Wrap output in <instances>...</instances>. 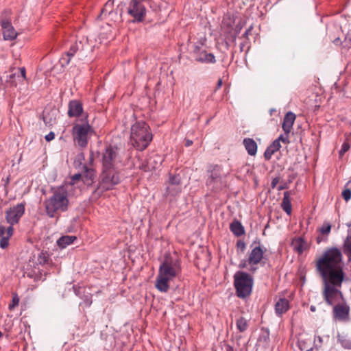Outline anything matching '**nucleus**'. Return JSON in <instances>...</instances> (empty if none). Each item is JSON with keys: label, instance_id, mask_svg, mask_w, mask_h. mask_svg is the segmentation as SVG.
Segmentation results:
<instances>
[{"label": "nucleus", "instance_id": "nucleus-1", "mask_svg": "<svg viewBox=\"0 0 351 351\" xmlns=\"http://www.w3.org/2000/svg\"><path fill=\"white\" fill-rule=\"evenodd\" d=\"M343 266L341 250L331 247L327 249L317 260L316 269L322 278H330L339 282L344 278Z\"/></svg>", "mask_w": 351, "mask_h": 351}, {"label": "nucleus", "instance_id": "nucleus-2", "mask_svg": "<svg viewBox=\"0 0 351 351\" xmlns=\"http://www.w3.org/2000/svg\"><path fill=\"white\" fill-rule=\"evenodd\" d=\"M181 271L178 260L172 261L166 258L160 265L158 274L156 280V288L160 292H167L169 288V282L176 277Z\"/></svg>", "mask_w": 351, "mask_h": 351}, {"label": "nucleus", "instance_id": "nucleus-3", "mask_svg": "<svg viewBox=\"0 0 351 351\" xmlns=\"http://www.w3.org/2000/svg\"><path fill=\"white\" fill-rule=\"evenodd\" d=\"M68 192L64 186H60L53 192L52 196L45 202V209L49 217H54L56 213L68 210Z\"/></svg>", "mask_w": 351, "mask_h": 351}, {"label": "nucleus", "instance_id": "nucleus-4", "mask_svg": "<svg viewBox=\"0 0 351 351\" xmlns=\"http://www.w3.org/2000/svg\"><path fill=\"white\" fill-rule=\"evenodd\" d=\"M153 135L150 128L145 121H136L131 128L130 141L134 147L138 151L145 149L151 141Z\"/></svg>", "mask_w": 351, "mask_h": 351}, {"label": "nucleus", "instance_id": "nucleus-5", "mask_svg": "<svg viewBox=\"0 0 351 351\" xmlns=\"http://www.w3.org/2000/svg\"><path fill=\"white\" fill-rule=\"evenodd\" d=\"M25 204L20 203L12 207H10L5 211V218L9 226L7 228V236L0 240V247L5 249L9 245L10 238L13 235V226L17 224L20 219L25 213Z\"/></svg>", "mask_w": 351, "mask_h": 351}, {"label": "nucleus", "instance_id": "nucleus-6", "mask_svg": "<svg viewBox=\"0 0 351 351\" xmlns=\"http://www.w3.org/2000/svg\"><path fill=\"white\" fill-rule=\"evenodd\" d=\"M94 133V129L89 123L88 116L73 123L71 130L74 142L82 148L87 146L89 139Z\"/></svg>", "mask_w": 351, "mask_h": 351}, {"label": "nucleus", "instance_id": "nucleus-7", "mask_svg": "<svg viewBox=\"0 0 351 351\" xmlns=\"http://www.w3.org/2000/svg\"><path fill=\"white\" fill-rule=\"evenodd\" d=\"M233 278L237 297L244 299L250 295L254 285L253 277L245 271H237L234 274Z\"/></svg>", "mask_w": 351, "mask_h": 351}, {"label": "nucleus", "instance_id": "nucleus-8", "mask_svg": "<svg viewBox=\"0 0 351 351\" xmlns=\"http://www.w3.org/2000/svg\"><path fill=\"white\" fill-rule=\"evenodd\" d=\"M324 289L322 292L323 298L327 304L330 306L335 305L342 298V293L339 290L343 280L337 281L330 278H322Z\"/></svg>", "mask_w": 351, "mask_h": 351}, {"label": "nucleus", "instance_id": "nucleus-9", "mask_svg": "<svg viewBox=\"0 0 351 351\" xmlns=\"http://www.w3.org/2000/svg\"><path fill=\"white\" fill-rule=\"evenodd\" d=\"M121 181L119 173L115 169H102L100 176L99 188L108 191L114 188Z\"/></svg>", "mask_w": 351, "mask_h": 351}, {"label": "nucleus", "instance_id": "nucleus-10", "mask_svg": "<svg viewBox=\"0 0 351 351\" xmlns=\"http://www.w3.org/2000/svg\"><path fill=\"white\" fill-rule=\"evenodd\" d=\"M208 172L210 175L206 180V186L213 191H217L222 189L223 186V181L221 175V166L215 165L212 167V169Z\"/></svg>", "mask_w": 351, "mask_h": 351}, {"label": "nucleus", "instance_id": "nucleus-11", "mask_svg": "<svg viewBox=\"0 0 351 351\" xmlns=\"http://www.w3.org/2000/svg\"><path fill=\"white\" fill-rule=\"evenodd\" d=\"M192 56L196 62L209 64L216 62L215 56L212 53H208L202 46L195 45L193 47Z\"/></svg>", "mask_w": 351, "mask_h": 351}, {"label": "nucleus", "instance_id": "nucleus-12", "mask_svg": "<svg viewBox=\"0 0 351 351\" xmlns=\"http://www.w3.org/2000/svg\"><path fill=\"white\" fill-rule=\"evenodd\" d=\"M117 147L108 146L102 153V169H114L117 157Z\"/></svg>", "mask_w": 351, "mask_h": 351}, {"label": "nucleus", "instance_id": "nucleus-13", "mask_svg": "<svg viewBox=\"0 0 351 351\" xmlns=\"http://www.w3.org/2000/svg\"><path fill=\"white\" fill-rule=\"evenodd\" d=\"M87 44L88 38L85 37H83L81 40L76 41L71 45L69 51L66 53V57H63L62 60L64 61V64L68 65L71 58L77 54V52L80 53L85 50L86 45Z\"/></svg>", "mask_w": 351, "mask_h": 351}, {"label": "nucleus", "instance_id": "nucleus-14", "mask_svg": "<svg viewBox=\"0 0 351 351\" xmlns=\"http://www.w3.org/2000/svg\"><path fill=\"white\" fill-rule=\"evenodd\" d=\"M3 36L5 40H12L16 38L17 34L8 19H2L1 21Z\"/></svg>", "mask_w": 351, "mask_h": 351}, {"label": "nucleus", "instance_id": "nucleus-15", "mask_svg": "<svg viewBox=\"0 0 351 351\" xmlns=\"http://www.w3.org/2000/svg\"><path fill=\"white\" fill-rule=\"evenodd\" d=\"M83 112L82 104L76 99L69 101L68 105V116L69 117H80Z\"/></svg>", "mask_w": 351, "mask_h": 351}, {"label": "nucleus", "instance_id": "nucleus-16", "mask_svg": "<svg viewBox=\"0 0 351 351\" xmlns=\"http://www.w3.org/2000/svg\"><path fill=\"white\" fill-rule=\"evenodd\" d=\"M350 312V307L347 305L335 304L333 307V316L339 321L348 319Z\"/></svg>", "mask_w": 351, "mask_h": 351}, {"label": "nucleus", "instance_id": "nucleus-17", "mask_svg": "<svg viewBox=\"0 0 351 351\" xmlns=\"http://www.w3.org/2000/svg\"><path fill=\"white\" fill-rule=\"evenodd\" d=\"M263 254L264 251L260 246L254 247L249 255L247 259L248 263L252 266L257 265L261 261L263 258Z\"/></svg>", "mask_w": 351, "mask_h": 351}, {"label": "nucleus", "instance_id": "nucleus-18", "mask_svg": "<svg viewBox=\"0 0 351 351\" xmlns=\"http://www.w3.org/2000/svg\"><path fill=\"white\" fill-rule=\"evenodd\" d=\"M295 119V115L293 112H289L285 114L282 128L286 134H289L291 132Z\"/></svg>", "mask_w": 351, "mask_h": 351}, {"label": "nucleus", "instance_id": "nucleus-19", "mask_svg": "<svg viewBox=\"0 0 351 351\" xmlns=\"http://www.w3.org/2000/svg\"><path fill=\"white\" fill-rule=\"evenodd\" d=\"M289 309V302L286 298H280L275 304V312L278 316H281Z\"/></svg>", "mask_w": 351, "mask_h": 351}, {"label": "nucleus", "instance_id": "nucleus-20", "mask_svg": "<svg viewBox=\"0 0 351 351\" xmlns=\"http://www.w3.org/2000/svg\"><path fill=\"white\" fill-rule=\"evenodd\" d=\"M243 145L250 156H255L257 152V144L253 138H245L243 139Z\"/></svg>", "mask_w": 351, "mask_h": 351}, {"label": "nucleus", "instance_id": "nucleus-21", "mask_svg": "<svg viewBox=\"0 0 351 351\" xmlns=\"http://www.w3.org/2000/svg\"><path fill=\"white\" fill-rule=\"evenodd\" d=\"M281 147L280 143L278 141H274L271 144H270L264 152V158L265 160H269L271 159L272 155L278 151Z\"/></svg>", "mask_w": 351, "mask_h": 351}, {"label": "nucleus", "instance_id": "nucleus-22", "mask_svg": "<svg viewBox=\"0 0 351 351\" xmlns=\"http://www.w3.org/2000/svg\"><path fill=\"white\" fill-rule=\"evenodd\" d=\"M337 341L342 348L348 350L351 348V340L348 334H346L343 332H338L337 336Z\"/></svg>", "mask_w": 351, "mask_h": 351}, {"label": "nucleus", "instance_id": "nucleus-23", "mask_svg": "<svg viewBox=\"0 0 351 351\" xmlns=\"http://www.w3.org/2000/svg\"><path fill=\"white\" fill-rule=\"evenodd\" d=\"M230 231L236 236L240 237L245 234V229L241 223L235 219L230 224Z\"/></svg>", "mask_w": 351, "mask_h": 351}, {"label": "nucleus", "instance_id": "nucleus-24", "mask_svg": "<svg viewBox=\"0 0 351 351\" xmlns=\"http://www.w3.org/2000/svg\"><path fill=\"white\" fill-rule=\"evenodd\" d=\"M282 208L289 215L291 213V204L290 200V192L285 191L284 193L282 202L281 204Z\"/></svg>", "mask_w": 351, "mask_h": 351}, {"label": "nucleus", "instance_id": "nucleus-25", "mask_svg": "<svg viewBox=\"0 0 351 351\" xmlns=\"http://www.w3.org/2000/svg\"><path fill=\"white\" fill-rule=\"evenodd\" d=\"M293 250L302 254L306 249V242L301 237L294 239L292 242Z\"/></svg>", "mask_w": 351, "mask_h": 351}, {"label": "nucleus", "instance_id": "nucleus-26", "mask_svg": "<svg viewBox=\"0 0 351 351\" xmlns=\"http://www.w3.org/2000/svg\"><path fill=\"white\" fill-rule=\"evenodd\" d=\"M76 237L75 236H62L57 241V245L60 248H65L69 245L73 243Z\"/></svg>", "mask_w": 351, "mask_h": 351}, {"label": "nucleus", "instance_id": "nucleus-27", "mask_svg": "<svg viewBox=\"0 0 351 351\" xmlns=\"http://www.w3.org/2000/svg\"><path fill=\"white\" fill-rule=\"evenodd\" d=\"M343 251L344 254L348 256V261H351V234L348 232V234L344 241Z\"/></svg>", "mask_w": 351, "mask_h": 351}, {"label": "nucleus", "instance_id": "nucleus-28", "mask_svg": "<svg viewBox=\"0 0 351 351\" xmlns=\"http://www.w3.org/2000/svg\"><path fill=\"white\" fill-rule=\"evenodd\" d=\"M113 4V0H108L104 5V7L101 9V14L97 16V18L102 19L103 16L110 14L112 11Z\"/></svg>", "mask_w": 351, "mask_h": 351}, {"label": "nucleus", "instance_id": "nucleus-29", "mask_svg": "<svg viewBox=\"0 0 351 351\" xmlns=\"http://www.w3.org/2000/svg\"><path fill=\"white\" fill-rule=\"evenodd\" d=\"M237 328L239 332H243L247 328L248 324L245 318L241 317L236 322Z\"/></svg>", "mask_w": 351, "mask_h": 351}, {"label": "nucleus", "instance_id": "nucleus-30", "mask_svg": "<svg viewBox=\"0 0 351 351\" xmlns=\"http://www.w3.org/2000/svg\"><path fill=\"white\" fill-rule=\"evenodd\" d=\"M181 178L179 174L171 175L169 174L168 185L180 186Z\"/></svg>", "mask_w": 351, "mask_h": 351}, {"label": "nucleus", "instance_id": "nucleus-31", "mask_svg": "<svg viewBox=\"0 0 351 351\" xmlns=\"http://www.w3.org/2000/svg\"><path fill=\"white\" fill-rule=\"evenodd\" d=\"M181 186H175L171 185H168L166 189L167 193L172 196L177 195L181 192Z\"/></svg>", "mask_w": 351, "mask_h": 351}, {"label": "nucleus", "instance_id": "nucleus-32", "mask_svg": "<svg viewBox=\"0 0 351 351\" xmlns=\"http://www.w3.org/2000/svg\"><path fill=\"white\" fill-rule=\"evenodd\" d=\"M20 72L19 73H13V74H11L10 75V79L12 80L13 78H15L16 76H17V77L19 78V80H20L21 78L22 80H25L26 78V71H25V69L24 67H22V68H20Z\"/></svg>", "mask_w": 351, "mask_h": 351}, {"label": "nucleus", "instance_id": "nucleus-33", "mask_svg": "<svg viewBox=\"0 0 351 351\" xmlns=\"http://www.w3.org/2000/svg\"><path fill=\"white\" fill-rule=\"evenodd\" d=\"M331 225L328 222H324L323 225L318 229V231L322 234L328 235L330 232Z\"/></svg>", "mask_w": 351, "mask_h": 351}, {"label": "nucleus", "instance_id": "nucleus-34", "mask_svg": "<svg viewBox=\"0 0 351 351\" xmlns=\"http://www.w3.org/2000/svg\"><path fill=\"white\" fill-rule=\"evenodd\" d=\"M243 28V25L241 23L237 24L234 29V33L232 35V39L233 42H235L237 40V38L238 35L240 34L241 29Z\"/></svg>", "mask_w": 351, "mask_h": 351}, {"label": "nucleus", "instance_id": "nucleus-35", "mask_svg": "<svg viewBox=\"0 0 351 351\" xmlns=\"http://www.w3.org/2000/svg\"><path fill=\"white\" fill-rule=\"evenodd\" d=\"M43 121L45 123L46 125L49 124L50 125H52L56 123V117H49V114L47 115L46 114H43Z\"/></svg>", "mask_w": 351, "mask_h": 351}, {"label": "nucleus", "instance_id": "nucleus-36", "mask_svg": "<svg viewBox=\"0 0 351 351\" xmlns=\"http://www.w3.org/2000/svg\"><path fill=\"white\" fill-rule=\"evenodd\" d=\"M37 261H38V264H40V265H45V263H47L48 258L45 255V253L41 252V253L39 254V255L38 256Z\"/></svg>", "mask_w": 351, "mask_h": 351}, {"label": "nucleus", "instance_id": "nucleus-37", "mask_svg": "<svg viewBox=\"0 0 351 351\" xmlns=\"http://www.w3.org/2000/svg\"><path fill=\"white\" fill-rule=\"evenodd\" d=\"M342 196L344 199L348 202L351 198V190L350 189H346L342 192Z\"/></svg>", "mask_w": 351, "mask_h": 351}, {"label": "nucleus", "instance_id": "nucleus-38", "mask_svg": "<svg viewBox=\"0 0 351 351\" xmlns=\"http://www.w3.org/2000/svg\"><path fill=\"white\" fill-rule=\"evenodd\" d=\"M275 141H278L279 143L280 141L283 142V143H289V134H286L285 133V134H280L279 136V137L276 139Z\"/></svg>", "mask_w": 351, "mask_h": 351}, {"label": "nucleus", "instance_id": "nucleus-39", "mask_svg": "<svg viewBox=\"0 0 351 351\" xmlns=\"http://www.w3.org/2000/svg\"><path fill=\"white\" fill-rule=\"evenodd\" d=\"M7 236V228L0 224V240L3 238H5Z\"/></svg>", "mask_w": 351, "mask_h": 351}, {"label": "nucleus", "instance_id": "nucleus-40", "mask_svg": "<svg viewBox=\"0 0 351 351\" xmlns=\"http://www.w3.org/2000/svg\"><path fill=\"white\" fill-rule=\"evenodd\" d=\"M237 247L238 249L241 250V252H244L246 247L245 243L242 240H239L237 242Z\"/></svg>", "mask_w": 351, "mask_h": 351}, {"label": "nucleus", "instance_id": "nucleus-41", "mask_svg": "<svg viewBox=\"0 0 351 351\" xmlns=\"http://www.w3.org/2000/svg\"><path fill=\"white\" fill-rule=\"evenodd\" d=\"M253 29V26L252 25H250L245 31V32L243 33V37L245 38V39H248V36L250 34H251V32Z\"/></svg>", "mask_w": 351, "mask_h": 351}, {"label": "nucleus", "instance_id": "nucleus-42", "mask_svg": "<svg viewBox=\"0 0 351 351\" xmlns=\"http://www.w3.org/2000/svg\"><path fill=\"white\" fill-rule=\"evenodd\" d=\"M55 138V134L53 132H50L48 134H47L45 137L47 141H51Z\"/></svg>", "mask_w": 351, "mask_h": 351}, {"label": "nucleus", "instance_id": "nucleus-43", "mask_svg": "<svg viewBox=\"0 0 351 351\" xmlns=\"http://www.w3.org/2000/svg\"><path fill=\"white\" fill-rule=\"evenodd\" d=\"M280 178L278 177H276L272 179L271 186L272 189H274L276 187L278 183L279 182Z\"/></svg>", "mask_w": 351, "mask_h": 351}, {"label": "nucleus", "instance_id": "nucleus-44", "mask_svg": "<svg viewBox=\"0 0 351 351\" xmlns=\"http://www.w3.org/2000/svg\"><path fill=\"white\" fill-rule=\"evenodd\" d=\"M19 302V298H14L12 300V302H13L12 305L9 306L10 309H12L15 305H18Z\"/></svg>", "mask_w": 351, "mask_h": 351}, {"label": "nucleus", "instance_id": "nucleus-45", "mask_svg": "<svg viewBox=\"0 0 351 351\" xmlns=\"http://www.w3.org/2000/svg\"><path fill=\"white\" fill-rule=\"evenodd\" d=\"M350 143L348 142H345L342 145L341 149H345L346 152H348V149H350Z\"/></svg>", "mask_w": 351, "mask_h": 351}, {"label": "nucleus", "instance_id": "nucleus-46", "mask_svg": "<svg viewBox=\"0 0 351 351\" xmlns=\"http://www.w3.org/2000/svg\"><path fill=\"white\" fill-rule=\"evenodd\" d=\"M247 261L245 260H243L239 265V267L240 269H244L247 267Z\"/></svg>", "mask_w": 351, "mask_h": 351}, {"label": "nucleus", "instance_id": "nucleus-47", "mask_svg": "<svg viewBox=\"0 0 351 351\" xmlns=\"http://www.w3.org/2000/svg\"><path fill=\"white\" fill-rule=\"evenodd\" d=\"M317 341H318V343H319L318 346H319V347H320V346H321V345H322V338L320 336L315 337V343Z\"/></svg>", "mask_w": 351, "mask_h": 351}, {"label": "nucleus", "instance_id": "nucleus-48", "mask_svg": "<svg viewBox=\"0 0 351 351\" xmlns=\"http://www.w3.org/2000/svg\"><path fill=\"white\" fill-rule=\"evenodd\" d=\"M287 187L288 186L286 183H285L283 184H280V186H278V191H282V190L287 189Z\"/></svg>", "mask_w": 351, "mask_h": 351}, {"label": "nucleus", "instance_id": "nucleus-49", "mask_svg": "<svg viewBox=\"0 0 351 351\" xmlns=\"http://www.w3.org/2000/svg\"><path fill=\"white\" fill-rule=\"evenodd\" d=\"M81 178V175L80 173L75 174L72 176V180H78Z\"/></svg>", "mask_w": 351, "mask_h": 351}, {"label": "nucleus", "instance_id": "nucleus-50", "mask_svg": "<svg viewBox=\"0 0 351 351\" xmlns=\"http://www.w3.org/2000/svg\"><path fill=\"white\" fill-rule=\"evenodd\" d=\"M351 41V38H350L348 36H346L345 40L343 42V47H346L347 46V43Z\"/></svg>", "mask_w": 351, "mask_h": 351}, {"label": "nucleus", "instance_id": "nucleus-51", "mask_svg": "<svg viewBox=\"0 0 351 351\" xmlns=\"http://www.w3.org/2000/svg\"><path fill=\"white\" fill-rule=\"evenodd\" d=\"M222 80L221 79H219L217 82V89H219L221 88V86H222Z\"/></svg>", "mask_w": 351, "mask_h": 351}, {"label": "nucleus", "instance_id": "nucleus-52", "mask_svg": "<svg viewBox=\"0 0 351 351\" xmlns=\"http://www.w3.org/2000/svg\"><path fill=\"white\" fill-rule=\"evenodd\" d=\"M193 144V141L191 140H189L187 139L185 142V146L186 147H189L191 146V145Z\"/></svg>", "mask_w": 351, "mask_h": 351}, {"label": "nucleus", "instance_id": "nucleus-53", "mask_svg": "<svg viewBox=\"0 0 351 351\" xmlns=\"http://www.w3.org/2000/svg\"><path fill=\"white\" fill-rule=\"evenodd\" d=\"M346 152V151L345 149H341L340 151H339V157H342L343 155Z\"/></svg>", "mask_w": 351, "mask_h": 351}, {"label": "nucleus", "instance_id": "nucleus-54", "mask_svg": "<svg viewBox=\"0 0 351 351\" xmlns=\"http://www.w3.org/2000/svg\"><path fill=\"white\" fill-rule=\"evenodd\" d=\"M346 152V151L345 149H341L340 151H339V157H342L343 155Z\"/></svg>", "mask_w": 351, "mask_h": 351}, {"label": "nucleus", "instance_id": "nucleus-55", "mask_svg": "<svg viewBox=\"0 0 351 351\" xmlns=\"http://www.w3.org/2000/svg\"><path fill=\"white\" fill-rule=\"evenodd\" d=\"M85 302H86V305H87L88 306H90V304H92V301H91L90 300H89V299L86 300L85 301Z\"/></svg>", "mask_w": 351, "mask_h": 351}, {"label": "nucleus", "instance_id": "nucleus-56", "mask_svg": "<svg viewBox=\"0 0 351 351\" xmlns=\"http://www.w3.org/2000/svg\"><path fill=\"white\" fill-rule=\"evenodd\" d=\"M322 241V238L321 237H317V243H320Z\"/></svg>", "mask_w": 351, "mask_h": 351}, {"label": "nucleus", "instance_id": "nucleus-57", "mask_svg": "<svg viewBox=\"0 0 351 351\" xmlns=\"http://www.w3.org/2000/svg\"><path fill=\"white\" fill-rule=\"evenodd\" d=\"M227 351H233L232 347L230 346H228L227 348Z\"/></svg>", "mask_w": 351, "mask_h": 351}, {"label": "nucleus", "instance_id": "nucleus-58", "mask_svg": "<svg viewBox=\"0 0 351 351\" xmlns=\"http://www.w3.org/2000/svg\"><path fill=\"white\" fill-rule=\"evenodd\" d=\"M245 42L241 44V46H240L241 51H243V48L245 46Z\"/></svg>", "mask_w": 351, "mask_h": 351}, {"label": "nucleus", "instance_id": "nucleus-59", "mask_svg": "<svg viewBox=\"0 0 351 351\" xmlns=\"http://www.w3.org/2000/svg\"><path fill=\"white\" fill-rule=\"evenodd\" d=\"M310 309H311V311L314 312V311H315V306H311L310 307Z\"/></svg>", "mask_w": 351, "mask_h": 351}, {"label": "nucleus", "instance_id": "nucleus-60", "mask_svg": "<svg viewBox=\"0 0 351 351\" xmlns=\"http://www.w3.org/2000/svg\"><path fill=\"white\" fill-rule=\"evenodd\" d=\"M339 40V38H338V39H336V40L334 41V43H335V44H337V43H338Z\"/></svg>", "mask_w": 351, "mask_h": 351}, {"label": "nucleus", "instance_id": "nucleus-61", "mask_svg": "<svg viewBox=\"0 0 351 351\" xmlns=\"http://www.w3.org/2000/svg\"><path fill=\"white\" fill-rule=\"evenodd\" d=\"M250 270H251V271H255V270H256V268H252V267Z\"/></svg>", "mask_w": 351, "mask_h": 351}, {"label": "nucleus", "instance_id": "nucleus-62", "mask_svg": "<svg viewBox=\"0 0 351 351\" xmlns=\"http://www.w3.org/2000/svg\"><path fill=\"white\" fill-rule=\"evenodd\" d=\"M3 336V333L0 331V338Z\"/></svg>", "mask_w": 351, "mask_h": 351}, {"label": "nucleus", "instance_id": "nucleus-63", "mask_svg": "<svg viewBox=\"0 0 351 351\" xmlns=\"http://www.w3.org/2000/svg\"><path fill=\"white\" fill-rule=\"evenodd\" d=\"M347 226H348V227H350V226H351V223H347Z\"/></svg>", "mask_w": 351, "mask_h": 351}, {"label": "nucleus", "instance_id": "nucleus-64", "mask_svg": "<svg viewBox=\"0 0 351 351\" xmlns=\"http://www.w3.org/2000/svg\"><path fill=\"white\" fill-rule=\"evenodd\" d=\"M350 181H348L346 184V186L350 184Z\"/></svg>", "mask_w": 351, "mask_h": 351}]
</instances>
